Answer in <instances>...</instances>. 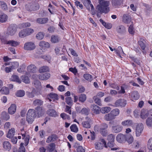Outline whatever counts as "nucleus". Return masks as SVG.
Instances as JSON below:
<instances>
[{"instance_id":"5","label":"nucleus","mask_w":152,"mask_h":152,"mask_svg":"<svg viewBox=\"0 0 152 152\" xmlns=\"http://www.w3.org/2000/svg\"><path fill=\"white\" fill-rule=\"evenodd\" d=\"M39 4L37 3H34L29 5H26V10L30 12L38 10L39 9Z\"/></svg>"},{"instance_id":"27","label":"nucleus","mask_w":152,"mask_h":152,"mask_svg":"<svg viewBox=\"0 0 152 152\" xmlns=\"http://www.w3.org/2000/svg\"><path fill=\"white\" fill-rule=\"evenodd\" d=\"M39 45L42 48H48L50 47V44L48 42L43 41H41L39 42Z\"/></svg>"},{"instance_id":"58","label":"nucleus","mask_w":152,"mask_h":152,"mask_svg":"<svg viewBox=\"0 0 152 152\" xmlns=\"http://www.w3.org/2000/svg\"><path fill=\"white\" fill-rule=\"evenodd\" d=\"M58 38L57 36L53 35L51 36V41L54 43H57L58 41Z\"/></svg>"},{"instance_id":"57","label":"nucleus","mask_w":152,"mask_h":152,"mask_svg":"<svg viewBox=\"0 0 152 152\" xmlns=\"http://www.w3.org/2000/svg\"><path fill=\"white\" fill-rule=\"evenodd\" d=\"M70 129L72 131L75 132H77L78 131V128L75 124L72 125L70 127Z\"/></svg>"},{"instance_id":"24","label":"nucleus","mask_w":152,"mask_h":152,"mask_svg":"<svg viewBox=\"0 0 152 152\" xmlns=\"http://www.w3.org/2000/svg\"><path fill=\"white\" fill-rule=\"evenodd\" d=\"M15 129L13 128H11L9 130L7 135V137L9 138H11L13 137L15 135Z\"/></svg>"},{"instance_id":"17","label":"nucleus","mask_w":152,"mask_h":152,"mask_svg":"<svg viewBox=\"0 0 152 152\" xmlns=\"http://www.w3.org/2000/svg\"><path fill=\"white\" fill-rule=\"evenodd\" d=\"M3 147L5 150L9 151L11 149V145L9 142L4 141L3 143Z\"/></svg>"},{"instance_id":"34","label":"nucleus","mask_w":152,"mask_h":152,"mask_svg":"<svg viewBox=\"0 0 152 152\" xmlns=\"http://www.w3.org/2000/svg\"><path fill=\"white\" fill-rule=\"evenodd\" d=\"M43 103V102L41 99H37L35 100L33 103V104L34 106H40Z\"/></svg>"},{"instance_id":"11","label":"nucleus","mask_w":152,"mask_h":152,"mask_svg":"<svg viewBox=\"0 0 152 152\" xmlns=\"http://www.w3.org/2000/svg\"><path fill=\"white\" fill-rule=\"evenodd\" d=\"M36 116L38 117H40L42 116L44 114V110L42 108L40 107H37L35 109Z\"/></svg>"},{"instance_id":"35","label":"nucleus","mask_w":152,"mask_h":152,"mask_svg":"<svg viewBox=\"0 0 152 152\" xmlns=\"http://www.w3.org/2000/svg\"><path fill=\"white\" fill-rule=\"evenodd\" d=\"M101 109L100 108L96 105H94L92 110L96 114H97L99 113V111Z\"/></svg>"},{"instance_id":"22","label":"nucleus","mask_w":152,"mask_h":152,"mask_svg":"<svg viewBox=\"0 0 152 152\" xmlns=\"http://www.w3.org/2000/svg\"><path fill=\"white\" fill-rule=\"evenodd\" d=\"M27 69L28 72L31 73L35 72L37 68L36 66L33 64H31L29 66H28L27 67Z\"/></svg>"},{"instance_id":"23","label":"nucleus","mask_w":152,"mask_h":152,"mask_svg":"<svg viewBox=\"0 0 152 152\" xmlns=\"http://www.w3.org/2000/svg\"><path fill=\"white\" fill-rule=\"evenodd\" d=\"M48 20L47 18H38L37 20V22L39 24H43L47 23Z\"/></svg>"},{"instance_id":"25","label":"nucleus","mask_w":152,"mask_h":152,"mask_svg":"<svg viewBox=\"0 0 152 152\" xmlns=\"http://www.w3.org/2000/svg\"><path fill=\"white\" fill-rule=\"evenodd\" d=\"M131 96L133 99L136 100L139 99L140 95L137 91H134L132 92Z\"/></svg>"},{"instance_id":"14","label":"nucleus","mask_w":152,"mask_h":152,"mask_svg":"<svg viewBox=\"0 0 152 152\" xmlns=\"http://www.w3.org/2000/svg\"><path fill=\"white\" fill-rule=\"evenodd\" d=\"M50 75L49 73H45L39 74L38 75L39 78L40 80H46L50 77Z\"/></svg>"},{"instance_id":"31","label":"nucleus","mask_w":152,"mask_h":152,"mask_svg":"<svg viewBox=\"0 0 152 152\" xmlns=\"http://www.w3.org/2000/svg\"><path fill=\"white\" fill-rule=\"evenodd\" d=\"M49 71V69L48 67L46 66L41 67L39 69V72L40 73L48 72Z\"/></svg>"},{"instance_id":"13","label":"nucleus","mask_w":152,"mask_h":152,"mask_svg":"<svg viewBox=\"0 0 152 152\" xmlns=\"http://www.w3.org/2000/svg\"><path fill=\"white\" fill-rule=\"evenodd\" d=\"M126 104V101L123 99H119L116 101L115 103V105L117 106L124 107Z\"/></svg>"},{"instance_id":"16","label":"nucleus","mask_w":152,"mask_h":152,"mask_svg":"<svg viewBox=\"0 0 152 152\" xmlns=\"http://www.w3.org/2000/svg\"><path fill=\"white\" fill-rule=\"evenodd\" d=\"M95 148L98 150L102 149L104 146V144L100 140V141L96 142L95 143Z\"/></svg>"},{"instance_id":"48","label":"nucleus","mask_w":152,"mask_h":152,"mask_svg":"<svg viewBox=\"0 0 152 152\" xmlns=\"http://www.w3.org/2000/svg\"><path fill=\"white\" fill-rule=\"evenodd\" d=\"M126 141L129 144H131L133 141V137L130 135H127L126 136Z\"/></svg>"},{"instance_id":"51","label":"nucleus","mask_w":152,"mask_h":152,"mask_svg":"<svg viewBox=\"0 0 152 152\" xmlns=\"http://www.w3.org/2000/svg\"><path fill=\"white\" fill-rule=\"evenodd\" d=\"M83 3L88 10H89V8L88 7V4L91 3L90 0H83L82 1Z\"/></svg>"},{"instance_id":"29","label":"nucleus","mask_w":152,"mask_h":152,"mask_svg":"<svg viewBox=\"0 0 152 152\" xmlns=\"http://www.w3.org/2000/svg\"><path fill=\"white\" fill-rule=\"evenodd\" d=\"M114 50L115 51L117 55L119 56L120 57H121L120 55L121 54H124L121 46L118 47L117 49L114 48Z\"/></svg>"},{"instance_id":"60","label":"nucleus","mask_w":152,"mask_h":152,"mask_svg":"<svg viewBox=\"0 0 152 152\" xmlns=\"http://www.w3.org/2000/svg\"><path fill=\"white\" fill-rule=\"evenodd\" d=\"M84 78L86 80L90 81L92 78L91 75L87 74H84L83 75Z\"/></svg>"},{"instance_id":"37","label":"nucleus","mask_w":152,"mask_h":152,"mask_svg":"<svg viewBox=\"0 0 152 152\" xmlns=\"http://www.w3.org/2000/svg\"><path fill=\"white\" fill-rule=\"evenodd\" d=\"M22 139H25V146H26L28 144L29 139V136L28 135H27L26 136L25 134H22Z\"/></svg>"},{"instance_id":"46","label":"nucleus","mask_w":152,"mask_h":152,"mask_svg":"<svg viewBox=\"0 0 152 152\" xmlns=\"http://www.w3.org/2000/svg\"><path fill=\"white\" fill-rule=\"evenodd\" d=\"M0 92L3 94H8L9 92V90L7 87H3L0 90Z\"/></svg>"},{"instance_id":"62","label":"nucleus","mask_w":152,"mask_h":152,"mask_svg":"<svg viewBox=\"0 0 152 152\" xmlns=\"http://www.w3.org/2000/svg\"><path fill=\"white\" fill-rule=\"evenodd\" d=\"M115 137L112 134H110L107 137V139L108 142L114 141Z\"/></svg>"},{"instance_id":"21","label":"nucleus","mask_w":152,"mask_h":152,"mask_svg":"<svg viewBox=\"0 0 152 152\" xmlns=\"http://www.w3.org/2000/svg\"><path fill=\"white\" fill-rule=\"evenodd\" d=\"M57 136L56 134H52L51 136L48 137L46 140V142L49 143L50 142L54 141L57 139Z\"/></svg>"},{"instance_id":"2","label":"nucleus","mask_w":152,"mask_h":152,"mask_svg":"<svg viewBox=\"0 0 152 152\" xmlns=\"http://www.w3.org/2000/svg\"><path fill=\"white\" fill-rule=\"evenodd\" d=\"M34 109H30L28 110L26 114V121L29 124H31L36 117Z\"/></svg>"},{"instance_id":"32","label":"nucleus","mask_w":152,"mask_h":152,"mask_svg":"<svg viewBox=\"0 0 152 152\" xmlns=\"http://www.w3.org/2000/svg\"><path fill=\"white\" fill-rule=\"evenodd\" d=\"M123 1V0H112V4L114 6H118L120 5Z\"/></svg>"},{"instance_id":"52","label":"nucleus","mask_w":152,"mask_h":152,"mask_svg":"<svg viewBox=\"0 0 152 152\" xmlns=\"http://www.w3.org/2000/svg\"><path fill=\"white\" fill-rule=\"evenodd\" d=\"M25 94V92L24 91L20 90L17 92L16 95L18 97H22Z\"/></svg>"},{"instance_id":"26","label":"nucleus","mask_w":152,"mask_h":152,"mask_svg":"<svg viewBox=\"0 0 152 152\" xmlns=\"http://www.w3.org/2000/svg\"><path fill=\"white\" fill-rule=\"evenodd\" d=\"M104 119L107 121H111L115 119L110 113L106 114L104 116Z\"/></svg>"},{"instance_id":"18","label":"nucleus","mask_w":152,"mask_h":152,"mask_svg":"<svg viewBox=\"0 0 152 152\" xmlns=\"http://www.w3.org/2000/svg\"><path fill=\"white\" fill-rule=\"evenodd\" d=\"M16 106L15 104H12L8 109V112L10 114H14L16 112Z\"/></svg>"},{"instance_id":"42","label":"nucleus","mask_w":152,"mask_h":152,"mask_svg":"<svg viewBox=\"0 0 152 152\" xmlns=\"http://www.w3.org/2000/svg\"><path fill=\"white\" fill-rule=\"evenodd\" d=\"M115 118L119 113V110L118 109L116 108L110 112Z\"/></svg>"},{"instance_id":"33","label":"nucleus","mask_w":152,"mask_h":152,"mask_svg":"<svg viewBox=\"0 0 152 152\" xmlns=\"http://www.w3.org/2000/svg\"><path fill=\"white\" fill-rule=\"evenodd\" d=\"M148 115V112L145 110H142L141 113V117L143 119H145Z\"/></svg>"},{"instance_id":"1","label":"nucleus","mask_w":152,"mask_h":152,"mask_svg":"<svg viewBox=\"0 0 152 152\" xmlns=\"http://www.w3.org/2000/svg\"><path fill=\"white\" fill-rule=\"evenodd\" d=\"M99 4L97 6L96 9L98 13L102 14L107 13L110 11L109 1L104 0H99Z\"/></svg>"},{"instance_id":"36","label":"nucleus","mask_w":152,"mask_h":152,"mask_svg":"<svg viewBox=\"0 0 152 152\" xmlns=\"http://www.w3.org/2000/svg\"><path fill=\"white\" fill-rule=\"evenodd\" d=\"M122 127L119 126H115L112 127V129L115 133L120 132L122 129Z\"/></svg>"},{"instance_id":"39","label":"nucleus","mask_w":152,"mask_h":152,"mask_svg":"<svg viewBox=\"0 0 152 152\" xmlns=\"http://www.w3.org/2000/svg\"><path fill=\"white\" fill-rule=\"evenodd\" d=\"M1 118L2 119L7 121L10 118V116L7 113L3 112L1 114Z\"/></svg>"},{"instance_id":"30","label":"nucleus","mask_w":152,"mask_h":152,"mask_svg":"<svg viewBox=\"0 0 152 152\" xmlns=\"http://www.w3.org/2000/svg\"><path fill=\"white\" fill-rule=\"evenodd\" d=\"M36 93H38V92H37L36 90L35 89H34L31 92H28L27 93V96L29 98H32L34 97Z\"/></svg>"},{"instance_id":"44","label":"nucleus","mask_w":152,"mask_h":152,"mask_svg":"<svg viewBox=\"0 0 152 152\" xmlns=\"http://www.w3.org/2000/svg\"><path fill=\"white\" fill-rule=\"evenodd\" d=\"M111 108L109 107H102L100 110V111L102 113H107L110 111Z\"/></svg>"},{"instance_id":"45","label":"nucleus","mask_w":152,"mask_h":152,"mask_svg":"<svg viewBox=\"0 0 152 152\" xmlns=\"http://www.w3.org/2000/svg\"><path fill=\"white\" fill-rule=\"evenodd\" d=\"M122 124L124 126H130L133 124L131 120H127L122 122Z\"/></svg>"},{"instance_id":"7","label":"nucleus","mask_w":152,"mask_h":152,"mask_svg":"<svg viewBox=\"0 0 152 152\" xmlns=\"http://www.w3.org/2000/svg\"><path fill=\"white\" fill-rule=\"evenodd\" d=\"M144 128L143 124L142 123L138 124L135 129V134L138 137L141 134Z\"/></svg>"},{"instance_id":"47","label":"nucleus","mask_w":152,"mask_h":152,"mask_svg":"<svg viewBox=\"0 0 152 152\" xmlns=\"http://www.w3.org/2000/svg\"><path fill=\"white\" fill-rule=\"evenodd\" d=\"M21 79L22 81L26 83H28L30 82L29 78L28 76L25 75L22 76L21 77Z\"/></svg>"},{"instance_id":"55","label":"nucleus","mask_w":152,"mask_h":152,"mask_svg":"<svg viewBox=\"0 0 152 152\" xmlns=\"http://www.w3.org/2000/svg\"><path fill=\"white\" fill-rule=\"evenodd\" d=\"M19 36L20 38H23L27 36L25 29L19 32Z\"/></svg>"},{"instance_id":"6","label":"nucleus","mask_w":152,"mask_h":152,"mask_svg":"<svg viewBox=\"0 0 152 152\" xmlns=\"http://www.w3.org/2000/svg\"><path fill=\"white\" fill-rule=\"evenodd\" d=\"M36 46L34 43L32 42H26L24 46V49L28 50H33L35 49Z\"/></svg>"},{"instance_id":"15","label":"nucleus","mask_w":152,"mask_h":152,"mask_svg":"<svg viewBox=\"0 0 152 152\" xmlns=\"http://www.w3.org/2000/svg\"><path fill=\"white\" fill-rule=\"evenodd\" d=\"M116 30L118 33L123 34L126 32V28L124 26L121 25L117 26Z\"/></svg>"},{"instance_id":"63","label":"nucleus","mask_w":152,"mask_h":152,"mask_svg":"<svg viewBox=\"0 0 152 152\" xmlns=\"http://www.w3.org/2000/svg\"><path fill=\"white\" fill-rule=\"evenodd\" d=\"M146 124L148 126H151L152 125V118L150 117L148 118L146 121Z\"/></svg>"},{"instance_id":"9","label":"nucleus","mask_w":152,"mask_h":152,"mask_svg":"<svg viewBox=\"0 0 152 152\" xmlns=\"http://www.w3.org/2000/svg\"><path fill=\"white\" fill-rule=\"evenodd\" d=\"M122 21L126 24L132 23L131 16L129 15L126 14H124L123 15Z\"/></svg>"},{"instance_id":"56","label":"nucleus","mask_w":152,"mask_h":152,"mask_svg":"<svg viewBox=\"0 0 152 152\" xmlns=\"http://www.w3.org/2000/svg\"><path fill=\"white\" fill-rule=\"evenodd\" d=\"M44 34L42 32H39L36 35L37 38L39 40H41L43 39Z\"/></svg>"},{"instance_id":"41","label":"nucleus","mask_w":152,"mask_h":152,"mask_svg":"<svg viewBox=\"0 0 152 152\" xmlns=\"http://www.w3.org/2000/svg\"><path fill=\"white\" fill-rule=\"evenodd\" d=\"M10 80L12 81H16L19 83H21V81L18 76L16 75H12L10 78Z\"/></svg>"},{"instance_id":"53","label":"nucleus","mask_w":152,"mask_h":152,"mask_svg":"<svg viewBox=\"0 0 152 152\" xmlns=\"http://www.w3.org/2000/svg\"><path fill=\"white\" fill-rule=\"evenodd\" d=\"M66 102L69 106H72V104L73 101L71 97H67L66 98Z\"/></svg>"},{"instance_id":"40","label":"nucleus","mask_w":152,"mask_h":152,"mask_svg":"<svg viewBox=\"0 0 152 152\" xmlns=\"http://www.w3.org/2000/svg\"><path fill=\"white\" fill-rule=\"evenodd\" d=\"M93 99L94 102L97 104L99 106L102 105L101 101L100 99L97 97L96 96H94L93 98Z\"/></svg>"},{"instance_id":"64","label":"nucleus","mask_w":152,"mask_h":152,"mask_svg":"<svg viewBox=\"0 0 152 152\" xmlns=\"http://www.w3.org/2000/svg\"><path fill=\"white\" fill-rule=\"evenodd\" d=\"M77 152H85V150L82 146H79L77 149Z\"/></svg>"},{"instance_id":"12","label":"nucleus","mask_w":152,"mask_h":152,"mask_svg":"<svg viewBox=\"0 0 152 152\" xmlns=\"http://www.w3.org/2000/svg\"><path fill=\"white\" fill-rule=\"evenodd\" d=\"M126 136L122 134H118L116 137V140L119 142L122 143L126 141Z\"/></svg>"},{"instance_id":"8","label":"nucleus","mask_w":152,"mask_h":152,"mask_svg":"<svg viewBox=\"0 0 152 152\" xmlns=\"http://www.w3.org/2000/svg\"><path fill=\"white\" fill-rule=\"evenodd\" d=\"M16 30V26L14 25H11L7 28V33L9 35H13L15 34Z\"/></svg>"},{"instance_id":"20","label":"nucleus","mask_w":152,"mask_h":152,"mask_svg":"<svg viewBox=\"0 0 152 152\" xmlns=\"http://www.w3.org/2000/svg\"><path fill=\"white\" fill-rule=\"evenodd\" d=\"M47 113L50 116L56 117L57 116V112L53 109L48 110L47 111Z\"/></svg>"},{"instance_id":"54","label":"nucleus","mask_w":152,"mask_h":152,"mask_svg":"<svg viewBox=\"0 0 152 152\" xmlns=\"http://www.w3.org/2000/svg\"><path fill=\"white\" fill-rule=\"evenodd\" d=\"M86 99V96L85 94H81L79 97V100L81 102H84Z\"/></svg>"},{"instance_id":"4","label":"nucleus","mask_w":152,"mask_h":152,"mask_svg":"<svg viewBox=\"0 0 152 152\" xmlns=\"http://www.w3.org/2000/svg\"><path fill=\"white\" fill-rule=\"evenodd\" d=\"M108 127L107 124L103 123L99 126V131L102 135L103 136H106L108 134V132L107 130Z\"/></svg>"},{"instance_id":"3","label":"nucleus","mask_w":152,"mask_h":152,"mask_svg":"<svg viewBox=\"0 0 152 152\" xmlns=\"http://www.w3.org/2000/svg\"><path fill=\"white\" fill-rule=\"evenodd\" d=\"M101 141L103 143L104 147L106 148L108 147L110 148L111 150L115 151L119 149V148L117 147L114 143V141L108 142L107 144L105 140L103 139H101Z\"/></svg>"},{"instance_id":"10","label":"nucleus","mask_w":152,"mask_h":152,"mask_svg":"<svg viewBox=\"0 0 152 152\" xmlns=\"http://www.w3.org/2000/svg\"><path fill=\"white\" fill-rule=\"evenodd\" d=\"M33 84L36 88L38 93L39 94H41V90L42 87L40 82L38 80H34L33 83Z\"/></svg>"},{"instance_id":"28","label":"nucleus","mask_w":152,"mask_h":152,"mask_svg":"<svg viewBox=\"0 0 152 152\" xmlns=\"http://www.w3.org/2000/svg\"><path fill=\"white\" fill-rule=\"evenodd\" d=\"M5 44H9L11 46L16 47L18 45L19 43L16 41L12 40L9 41H6Z\"/></svg>"},{"instance_id":"43","label":"nucleus","mask_w":152,"mask_h":152,"mask_svg":"<svg viewBox=\"0 0 152 152\" xmlns=\"http://www.w3.org/2000/svg\"><path fill=\"white\" fill-rule=\"evenodd\" d=\"M7 16L5 14H3L0 16V22L3 23L6 22L7 19Z\"/></svg>"},{"instance_id":"19","label":"nucleus","mask_w":152,"mask_h":152,"mask_svg":"<svg viewBox=\"0 0 152 152\" xmlns=\"http://www.w3.org/2000/svg\"><path fill=\"white\" fill-rule=\"evenodd\" d=\"M86 120L87 121H84L82 123V125L83 126L86 128H89L91 127L90 124V122L91 121V119L90 118L86 117Z\"/></svg>"},{"instance_id":"59","label":"nucleus","mask_w":152,"mask_h":152,"mask_svg":"<svg viewBox=\"0 0 152 152\" xmlns=\"http://www.w3.org/2000/svg\"><path fill=\"white\" fill-rule=\"evenodd\" d=\"M25 29L27 36L30 35L34 32V30L30 28H26Z\"/></svg>"},{"instance_id":"50","label":"nucleus","mask_w":152,"mask_h":152,"mask_svg":"<svg viewBox=\"0 0 152 152\" xmlns=\"http://www.w3.org/2000/svg\"><path fill=\"white\" fill-rule=\"evenodd\" d=\"M55 145L54 143L50 144L47 148L49 152L53 151L55 149Z\"/></svg>"},{"instance_id":"61","label":"nucleus","mask_w":152,"mask_h":152,"mask_svg":"<svg viewBox=\"0 0 152 152\" xmlns=\"http://www.w3.org/2000/svg\"><path fill=\"white\" fill-rule=\"evenodd\" d=\"M148 148L149 150H152V138H151L148 141Z\"/></svg>"},{"instance_id":"38","label":"nucleus","mask_w":152,"mask_h":152,"mask_svg":"<svg viewBox=\"0 0 152 152\" xmlns=\"http://www.w3.org/2000/svg\"><path fill=\"white\" fill-rule=\"evenodd\" d=\"M144 42H145L143 39L141 38L140 40L138 42V44L140 46L141 48L143 50H144L146 47L145 45L144 44Z\"/></svg>"},{"instance_id":"49","label":"nucleus","mask_w":152,"mask_h":152,"mask_svg":"<svg viewBox=\"0 0 152 152\" xmlns=\"http://www.w3.org/2000/svg\"><path fill=\"white\" fill-rule=\"evenodd\" d=\"M89 112L90 110L86 108H83L80 111V112H79V113H81L82 114L88 115L89 114Z\"/></svg>"}]
</instances>
